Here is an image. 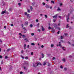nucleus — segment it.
I'll list each match as a JSON object with an SVG mask.
<instances>
[{
	"label": "nucleus",
	"instance_id": "393cba45",
	"mask_svg": "<svg viewBox=\"0 0 74 74\" xmlns=\"http://www.w3.org/2000/svg\"><path fill=\"white\" fill-rule=\"evenodd\" d=\"M10 49H7V52H9V51H10Z\"/></svg>",
	"mask_w": 74,
	"mask_h": 74
},
{
	"label": "nucleus",
	"instance_id": "680f3d73",
	"mask_svg": "<svg viewBox=\"0 0 74 74\" xmlns=\"http://www.w3.org/2000/svg\"><path fill=\"white\" fill-rule=\"evenodd\" d=\"M11 26H13V24H11Z\"/></svg>",
	"mask_w": 74,
	"mask_h": 74
},
{
	"label": "nucleus",
	"instance_id": "2eb2a0df",
	"mask_svg": "<svg viewBox=\"0 0 74 74\" xmlns=\"http://www.w3.org/2000/svg\"><path fill=\"white\" fill-rule=\"evenodd\" d=\"M61 39H63V38H64V36H61L60 37Z\"/></svg>",
	"mask_w": 74,
	"mask_h": 74
},
{
	"label": "nucleus",
	"instance_id": "cd10ccee",
	"mask_svg": "<svg viewBox=\"0 0 74 74\" xmlns=\"http://www.w3.org/2000/svg\"><path fill=\"white\" fill-rule=\"evenodd\" d=\"M45 18H47V15H45Z\"/></svg>",
	"mask_w": 74,
	"mask_h": 74
},
{
	"label": "nucleus",
	"instance_id": "7c9ffc66",
	"mask_svg": "<svg viewBox=\"0 0 74 74\" xmlns=\"http://www.w3.org/2000/svg\"><path fill=\"white\" fill-rule=\"evenodd\" d=\"M31 45H35V44L34 43H32L31 44Z\"/></svg>",
	"mask_w": 74,
	"mask_h": 74
},
{
	"label": "nucleus",
	"instance_id": "bb28decb",
	"mask_svg": "<svg viewBox=\"0 0 74 74\" xmlns=\"http://www.w3.org/2000/svg\"><path fill=\"white\" fill-rule=\"evenodd\" d=\"M68 34L67 33L64 34V35H65V36H67Z\"/></svg>",
	"mask_w": 74,
	"mask_h": 74
},
{
	"label": "nucleus",
	"instance_id": "f257e3e1",
	"mask_svg": "<svg viewBox=\"0 0 74 74\" xmlns=\"http://www.w3.org/2000/svg\"><path fill=\"white\" fill-rule=\"evenodd\" d=\"M38 65V64L37 63H36L35 64H33V66L34 67H36Z\"/></svg>",
	"mask_w": 74,
	"mask_h": 74
},
{
	"label": "nucleus",
	"instance_id": "c85d7f7f",
	"mask_svg": "<svg viewBox=\"0 0 74 74\" xmlns=\"http://www.w3.org/2000/svg\"><path fill=\"white\" fill-rule=\"evenodd\" d=\"M0 58L1 59H2L3 58V57L1 55L0 56Z\"/></svg>",
	"mask_w": 74,
	"mask_h": 74
},
{
	"label": "nucleus",
	"instance_id": "338daca9",
	"mask_svg": "<svg viewBox=\"0 0 74 74\" xmlns=\"http://www.w3.org/2000/svg\"><path fill=\"white\" fill-rule=\"evenodd\" d=\"M23 29H24V30H26V29L25 27L23 28Z\"/></svg>",
	"mask_w": 74,
	"mask_h": 74
},
{
	"label": "nucleus",
	"instance_id": "9d476101",
	"mask_svg": "<svg viewBox=\"0 0 74 74\" xmlns=\"http://www.w3.org/2000/svg\"><path fill=\"white\" fill-rule=\"evenodd\" d=\"M25 25H28V22H27V21L25 22Z\"/></svg>",
	"mask_w": 74,
	"mask_h": 74
},
{
	"label": "nucleus",
	"instance_id": "ea45409f",
	"mask_svg": "<svg viewBox=\"0 0 74 74\" xmlns=\"http://www.w3.org/2000/svg\"><path fill=\"white\" fill-rule=\"evenodd\" d=\"M62 5H63V4L62 3H61L60 4V6H62Z\"/></svg>",
	"mask_w": 74,
	"mask_h": 74
},
{
	"label": "nucleus",
	"instance_id": "2f4dec72",
	"mask_svg": "<svg viewBox=\"0 0 74 74\" xmlns=\"http://www.w3.org/2000/svg\"><path fill=\"white\" fill-rule=\"evenodd\" d=\"M1 64H3V60L1 61Z\"/></svg>",
	"mask_w": 74,
	"mask_h": 74
},
{
	"label": "nucleus",
	"instance_id": "423d86ee",
	"mask_svg": "<svg viewBox=\"0 0 74 74\" xmlns=\"http://www.w3.org/2000/svg\"><path fill=\"white\" fill-rule=\"evenodd\" d=\"M61 42H59V46L60 47V48H62V46L61 45Z\"/></svg>",
	"mask_w": 74,
	"mask_h": 74
},
{
	"label": "nucleus",
	"instance_id": "e433bc0d",
	"mask_svg": "<svg viewBox=\"0 0 74 74\" xmlns=\"http://www.w3.org/2000/svg\"><path fill=\"white\" fill-rule=\"evenodd\" d=\"M69 58H72V56H69Z\"/></svg>",
	"mask_w": 74,
	"mask_h": 74
},
{
	"label": "nucleus",
	"instance_id": "c03bdc74",
	"mask_svg": "<svg viewBox=\"0 0 74 74\" xmlns=\"http://www.w3.org/2000/svg\"><path fill=\"white\" fill-rule=\"evenodd\" d=\"M41 48H44V45H42L41 46Z\"/></svg>",
	"mask_w": 74,
	"mask_h": 74
},
{
	"label": "nucleus",
	"instance_id": "f03ea898",
	"mask_svg": "<svg viewBox=\"0 0 74 74\" xmlns=\"http://www.w3.org/2000/svg\"><path fill=\"white\" fill-rule=\"evenodd\" d=\"M58 14H56L55 15L53 16V18H55L56 19H57V16H58Z\"/></svg>",
	"mask_w": 74,
	"mask_h": 74
},
{
	"label": "nucleus",
	"instance_id": "a211bd4d",
	"mask_svg": "<svg viewBox=\"0 0 74 74\" xmlns=\"http://www.w3.org/2000/svg\"><path fill=\"white\" fill-rule=\"evenodd\" d=\"M24 69L25 70H27V68L25 66L24 67Z\"/></svg>",
	"mask_w": 74,
	"mask_h": 74
},
{
	"label": "nucleus",
	"instance_id": "603ef678",
	"mask_svg": "<svg viewBox=\"0 0 74 74\" xmlns=\"http://www.w3.org/2000/svg\"><path fill=\"white\" fill-rule=\"evenodd\" d=\"M42 4L43 5H45V3H43Z\"/></svg>",
	"mask_w": 74,
	"mask_h": 74
},
{
	"label": "nucleus",
	"instance_id": "69168bd1",
	"mask_svg": "<svg viewBox=\"0 0 74 74\" xmlns=\"http://www.w3.org/2000/svg\"><path fill=\"white\" fill-rule=\"evenodd\" d=\"M60 24L59 23V24H58V26H60Z\"/></svg>",
	"mask_w": 74,
	"mask_h": 74
},
{
	"label": "nucleus",
	"instance_id": "dca6fc26",
	"mask_svg": "<svg viewBox=\"0 0 74 74\" xmlns=\"http://www.w3.org/2000/svg\"><path fill=\"white\" fill-rule=\"evenodd\" d=\"M64 71H66V70H67V68H65L64 69Z\"/></svg>",
	"mask_w": 74,
	"mask_h": 74
},
{
	"label": "nucleus",
	"instance_id": "aec40b11",
	"mask_svg": "<svg viewBox=\"0 0 74 74\" xmlns=\"http://www.w3.org/2000/svg\"><path fill=\"white\" fill-rule=\"evenodd\" d=\"M47 64V62H44V63L43 64L44 66H45V64Z\"/></svg>",
	"mask_w": 74,
	"mask_h": 74
},
{
	"label": "nucleus",
	"instance_id": "4d7b16f0",
	"mask_svg": "<svg viewBox=\"0 0 74 74\" xmlns=\"http://www.w3.org/2000/svg\"><path fill=\"white\" fill-rule=\"evenodd\" d=\"M21 53H23V50H22L21 51Z\"/></svg>",
	"mask_w": 74,
	"mask_h": 74
},
{
	"label": "nucleus",
	"instance_id": "5701e85b",
	"mask_svg": "<svg viewBox=\"0 0 74 74\" xmlns=\"http://www.w3.org/2000/svg\"><path fill=\"white\" fill-rule=\"evenodd\" d=\"M67 27H69V24H67L66 25V28H67Z\"/></svg>",
	"mask_w": 74,
	"mask_h": 74
},
{
	"label": "nucleus",
	"instance_id": "13d9d810",
	"mask_svg": "<svg viewBox=\"0 0 74 74\" xmlns=\"http://www.w3.org/2000/svg\"><path fill=\"white\" fill-rule=\"evenodd\" d=\"M4 29H6V28H7V27H6V26H4Z\"/></svg>",
	"mask_w": 74,
	"mask_h": 74
},
{
	"label": "nucleus",
	"instance_id": "c756f323",
	"mask_svg": "<svg viewBox=\"0 0 74 74\" xmlns=\"http://www.w3.org/2000/svg\"><path fill=\"white\" fill-rule=\"evenodd\" d=\"M53 46H54L53 45H51V48H52V47H53Z\"/></svg>",
	"mask_w": 74,
	"mask_h": 74
},
{
	"label": "nucleus",
	"instance_id": "0e129e2a",
	"mask_svg": "<svg viewBox=\"0 0 74 74\" xmlns=\"http://www.w3.org/2000/svg\"><path fill=\"white\" fill-rule=\"evenodd\" d=\"M22 59H24L25 58L24 57L22 56Z\"/></svg>",
	"mask_w": 74,
	"mask_h": 74
},
{
	"label": "nucleus",
	"instance_id": "774afa93",
	"mask_svg": "<svg viewBox=\"0 0 74 74\" xmlns=\"http://www.w3.org/2000/svg\"><path fill=\"white\" fill-rule=\"evenodd\" d=\"M38 30L39 32H40V29H38Z\"/></svg>",
	"mask_w": 74,
	"mask_h": 74
},
{
	"label": "nucleus",
	"instance_id": "6ab92c4d",
	"mask_svg": "<svg viewBox=\"0 0 74 74\" xmlns=\"http://www.w3.org/2000/svg\"><path fill=\"white\" fill-rule=\"evenodd\" d=\"M69 17H68L67 18V22H69Z\"/></svg>",
	"mask_w": 74,
	"mask_h": 74
},
{
	"label": "nucleus",
	"instance_id": "0eeeda50",
	"mask_svg": "<svg viewBox=\"0 0 74 74\" xmlns=\"http://www.w3.org/2000/svg\"><path fill=\"white\" fill-rule=\"evenodd\" d=\"M25 40L26 42H29V41L27 39V38H25L24 39Z\"/></svg>",
	"mask_w": 74,
	"mask_h": 74
},
{
	"label": "nucleus",
	"instance_id": "a19ab883",
	"mask_svg": "<svg viewBox=\"0 0 74 74\" xmlns=\"http://www.w3.org/2000/svg\"><path fill=\"white\" fill-rule=\"evenodd\" d=\"M60 68H61V69H63V66H60Z\"/></svg>",
	"mask_w": 74,
	"mask_h": 74
},
{
	"label": "nucleus",
	"instance_id": "f704fd0d",
	"mask_svg": "<svg viewBox=\"0 0 74 74\" xmlns=\"http://www.w3.org/2000/svg\"><path fill=\"white\" fill-rule=\"evenodd\" d=\"M20 74H23V72H22V71L20 72Z\"/></svg>",
	"mask_w": 74,
	"mask_h": 74
},
{
	"label": "nucleus",
	"instance_id": "1a4fd4ad",
	"mask_svg": "<svg viewBox=\"0 0 74 74\" xmlns=\"http://www.w3.org/2000/svg\"><path fill=\"white\" fill-rule=\"evenodd\" d=\"M52 32H53V33H54L55 32V30L53 29V28L52 29Z\"/></svg>",
	"mask_w": 74,
	"mask_h": 74
},
{
	"label": "nucleus",
	"instance_id": "473e14b6",
	"mask_svg": "<svg viewBox=\"0 0 74 74\" xmlns=\"http://www.w3.org/2000/svg\"><path fill=\"white\" fill-rule=\"evenodd\" d=\"M30 9H31V10H33V8L32 7V6L30 7Z\"/></svg>",
	"mask_w": 74,
	"mask_h": 74
},
{
	"label": "nucleus",
	"instance_id": "4c0bfd02",
	"mask_svg": "<svg viewBox=\"0 0 74 74\" xmlns=\"http://www.w3.org/2000/svg\"><path fill=\"white\" fill-rule=\"evenodd\" d=\"M38 63V64H39L40 65H41V63H40V62H39V63Z\"/></svg>",
	"mask_w": 74,
	"mask_h": 74
},
{
	"label": "nucleus",
	"instance_id": "de8ad7c7",
	"mask_svg": "<svg viewBox=\"0 0 74 74\" xmlns=\"http://www.w3.org/2000/svg\"><path fill=\"white\" fill-rule=\"evenodd\" d=\"M64 47H63L62 49H63V50H64V51H65V49H64Z\"/></svg>",
	"mask_w": 74,
	"mask_h": 74
},
{
	"label": "nucleus",
	"instance_id": "4468645a",
	"mask_svg": "<svg viewBox=\"0 0 74 74\" xmlns=\"http://www.w3.org/2000/svg\"><path fill=\"white\" fill-rule=\"evenodd\" d=\"M51 2L53 4H55V2H54L53 1H51Z\"/></svg>",
	"mask_w": 74,
	"mask_h": 74
},
{
	"label": "nucleus",
	"instance_id": "9b49d317",
	"mask_svg": "<svg viewBox=\"0 0 74 74\" xmlns=\"http://www.w3.org/2000/svg\"><path fill=\"white\" fill-rule=\"evenodd\" d=\"M41 27L42 28V31H44V30H45V29H44V27H43L42 26Z\"/></svg>",
	"mask_w": 74,
	"mask_h": 74
},
{
	"label": "nucleus",
	"instance_id": "39448f33",
	"mask_svg": "<svg viewBox=\"0 0 74 74\" xmlns=\"http://www.w3.org/2000/svg\"><path fill=\"white\" fill-rule=\"evenodd\" d=\"M53 25L54 26V27H55V29H57V26L58 25H56V24L55 23H54Z\"/></svg>",
	"mask_w": 74,
	"mask_h": 74
},
{
	"label": "nucleus",
	"instance_id": "3c124183",
	"mask_svg": "<svg viewBox=\"0 0 74 74\" xmlns=\"http://www.w3.org/2000/svg\"><path fill=\"white\" fill-rule=\"evenodd\" d=\"M18 5H21V3H18Z\"/></svg>",
	"mask_w": 74,
	"mask_h": 74
},
{
	"label": "nucleus",
	"instance_id": "412c9836",
	"mask_svg": "<svg viewBox=\"0 0 74 74\" xmlns=\"http://www.w3.org/2000/svg\"><path fill=\"white\" fill-rule=\"evenodd\" d=\"M27 12H30V10L29 9H27Z\"/></svg>",
	"mask_w": 74,
	"mask_h": 74
},
{
	"label": "nucleus",
	"instance_id": "864d4df0",
	"mask_svg": "<svg viewBox=\"0 0 74 74\" xmlns=\"http://www.w3.org/2000/svg\"><path fill=\"white\" fill-rule=\"evenodd\" d=\"M53 60H54V59H55V57H53Z\"/></svg>",
	"mask_w": 74,
	"mask_h": 74
},
{
	"label": "nucleus",
	"instance_id": "e2e57ef3",
	"mask_svg": "<svg viewBox=\"0 0 74 74\" xmlns=\"http://www.w3.org/2000/svg\"><path fill=\"white\" fill-rule=\"evenodd\" d=\"M25 15H26V14H27V12H25Z\"/></svg>",
	"mask_w": 74,
	"mask_h": 74
},
{
	"label": "nucleus",
	"instance_id": "a878e982",
	"mask_svg": "<svg viewBox=\"0 0 74 74\" xmlns=\"http://www.w3.org/2000/svg\"><path fill=\"white\" fill-rule=\"evenodd\" d=\"M30 26L31 27H33V25L32 24H31L30 25Z\"/></svg>",
	"mask_w": 74,
	"mask_h": 74
},
{
	"label": "nucleus",
	"instance_id": "6e6d98bb",
	"mask_svg": "<svg viewBox=\"0 0 74 74\" xmlns=\"http://www.w3.org/2000/svg\"><path fill=\"white\" fill-rule=\"evenodd\" d=\"M31 55H33V52H32L31 53Z\"/></svg>",
	"mask_w": 74,
	"mask_h": 74
},
{
	"label": "nucleus",
	"instance_id": "ddd939ff",
	"mask_svg": "<svg viewBox=\"0 0 74 74\" xmlns=\"http://www.w3.org/2000/svg\"><path fill=\"white\" fill-rule=\"evenodd\" d=\"M41 55L42 56V58H44V54H43L42 53Z\"/></svg>",
	"mask_w": 74,
	"mask_h": 74
},
{
	"label": "nucleus",
	"instance_id": "8fccbe9b",
	"mask_svg": "<svg viewBox=\"0 0 74 74\" xmlns=\"http://www.w3.org/2000/svg\"><path fill=\"white\" fill-rule=\"evenodd\" d=\"M53 22H56V20H55V19H54L53 20Z\"/></svg>",
	"mask_w": 74,
	"mask_h": 74
},
{
	"label": "nucleus",
	"instance_id": "c9c22d12",
	"mask_svg": "<svg viewBox=\"0 0 74 74\" xmlns=\"http://www.w3.org/2000/svg\"><path fill=\"white\" fill-rule=\"evenodd\" d=\"M7 58H8V56H6L5 57V59H7Z\"/></svg>",
	"mask_w": 74,
	"mask_h": 74
},
{
	"label": "nucleus",
	"instance_id": "b1692460",
	"mask_svg": "<svg viewBox=\"0 0 74 74\" xmlns=\"http://www.w3.org/2000/svg\"><path fill=\"white\" fill-rule=\"evenodd\" d=\"M61 10L60 9V8H58V9H57L58 11H60Z\"/></svg>",
	"mask_w": 74,
	"mask_h": 74
},
{
	"label": "nucleus",
	"instance_id": "20e7f679",
	"mask_svg": "<svg viewBox=\"0 0 74 74\" xmlns=\"http://www.w3.org/2000/svg\"><path fill=\"white\" fill-rule=\"evenodd\" d=\"M6 12H7V10H5V11H2L1 14H4V13H6Z\"/></svg>",
	"mask_w": 74,
	"mask_h": 74
},
{
	"label": "nucleus",
	"instance_id": "72a5a7b5",
	"mask_svg": "<svg viewBox=\"0 0 74 74\" xmlns=\"http://www.w3.org/2000/svg\"><path fill=\"white\" fill-rule=\"evenodd\" d=\"M32 36H34V34L33 33H32L31 34Z\"/></svg>",
	"mask_w": 74,
	"mask_h": 74
},
{
	"label": "nucleus",
	"instance_id": "09e8293b",
	"mask_svg": "<svg viewBox=\"0 0 74 74\" xmlns=\"http://www.w3.org/2000/svg\"><path fill=\"white\" fill-rule=\"evenodd\" d=\"M58 17L59 18H62V16H58Z\"/></svg>",
	"mask_w": 74,
	"mask_h": 74
},
{
	"label": "nucleus",
	"instance_id": "5fc2aeb1",
	"mask_svg": "<svg viewBox=\"0 0 74 74\" xmlns=\"http://www.w3.org/2000/svg\"><path fill=\"white\" fill-rule=\"evenodd\" d=\"M23 37L24 38V37H26V36H25L24 35H23Z\"/></svg>",
	"mask_w": 74,
	"mask_h": 74
},
{
	"label": "nucleus",
	"instance_id": "f3484780",
	"mask_svg": "<svg viewBox=\"0 0 74 74\" xmlns=\"http://www.w3.org/2000/svg\"><path fill=\"white\" fill-rule=\"evenodd\" d=\"M46 7L47 8H49V6L48 5H47L46 6Z\"/></svg>",
	"mask_w": 74,
	"mask_h": 74
},
{
	"label": "nucleus",
	"instance_id": "49530a36",
	"mask_svg": "<svg viewBox=\"0 0 74 74\" xmlns=\"http://www.w3.org/2000/svg\"><path fill=\"white\" fill-rule=\"evenodd\" d=\"M60 33V31H58V32H57V34H59V33Z\"/></svg>",
	"mask_w": 74,
	"mask_h": 74
},
{
	"label": "nucleus",
	"instance_id": "37998d69",
	"mask_svg": "<svg viewBox=\"0 0 74 74\" xmlns=\"http://www.w3.org/2000/svg\"><path fill=\"white\" fill-rule=\"evenodd\" d=\"M28 59V57H25V59Z\"/></svg>",
	"mask_w": 74,
	"mask_h": 74
},
{
	"label": "nucleus",
	"instance_id": "79ce46f5",
	"mask_svg": "<svg viewBox=\"0 0 74 74\" xmlns=\"http://www.w3.org/2000/svg\"><path fill=\"white\" fill-rule=\"evenodd\" d=\"M36 21L37 22H38V19H36Z\"/></svg>",
	"mask_w": 74,
	"mask_h": 74
},
{
	"label": "nucleus",
	"instance_id": "a18cd8bd",
	"mask_svg": "<svg viewBox=\"0 0 74 74\" xmlns=\"http://www.w3.org/2000/svg\"><path fill=\"white\" fill-rule=\"evenodd\" d=\"M19 35H20L21 36H22V34L21 33H19Z\"/></svg>",
	"mask_w": 74,
	"mask_h": 74
},
{
	"label": "nucleus",
	"instance_id": "58836bf2",
	"mask_svg": "<svg viewBox=\"0 0 74 74\" xmlns=\"http://www.w3.org/2000/svg\"><path fill=\"white\" fill-rule=\"evenodd\" d=\"M29 45H27V48H29Z\"/></svg>",
	"mask_w": 74,
	"mask_h": 74
},
{
	"label": "nucleus",
	"instance_id": "6e6552de",
	"mask_svg": "<svg viewBox=\"0 0 74 74\" xmlns=\"http://www.w3.org/2000/svg\"><path fill=\"white\" fill-rule=\"evenodd\" d=\"M24 49H26V44H24Z\"/></svg>",
	"mask_w": 74,
	"mask_h": 74
},
{
	"label": "nucleus",
	"instance_id": "052dcab7",
	"mask_svg": "<svg viewBox=\"0 0 74 74\" xmlns=\"http://www.w3.org/2000/svg\"><path fill=\"white\" fill-rule=\"evenodd\" d=\"M35 41H37V39L35 38Z\"/></svg>",
	"mask_w": 74,
	"mask_h": 74
},
{
	"label": "nucleus",
	"instance_id": "4be33fe9",
	"mask_svg": "<svg viewBox=\"0 0 74 74\" xmlns=\"http://www.w3.org/2000/svg\"><path fill=\"white\" fill-rule=\"evenodd\" d=\"M49 29H51L52 27H51L50 26H49L48 28Z\"/></svg>",
	"mask_w": 74,
	"mask_h": 74
},
{
	"label": "nucleus",
	"instance_id": "f8f14e48",
	"mask_svg": "<svg viewBox=\"0 0 74 74\" xmlns=\"http://www.w3.org/2000/svg\"><path fill=\"white\" fill-rule=\"evenodd\" d=\"M62 60L64 62H66V59L65 58L63 59Z\"/></svg>",
	"mask_w": 74,
	"mask_h": 74
},
{
	"label": "nucleus",
	"instance_id": "7ed1b4c3",
	"mask_svg": "<svg viewBox=\"0 0 74 74\" xmlns=\"http://www.w3.org/2000/svg\"><path fill=\"white\" fill-rule=\"evenodd\" d=\"M25 64L27 66V67H28V66H29V62L27 61H26L25 62Z\"/></svg>",
	"mask_w": 74,
	"mask_h": 74
},
{
	"label": "nucleus",
	"instance_id": "bf43d9fd",
	"mask_svg": "<svg viewBox=\"0 0 74 74\" xmlns=\"http://www.w3.org/2000/svg\"><path fill=\"white\" fill-rule=\"evenodd\" d=\"M0 42H2V41L1 39H0Z\"/></svg>",
	"mask_w": 74,
	"mask_h": 74
}]
</instances>
